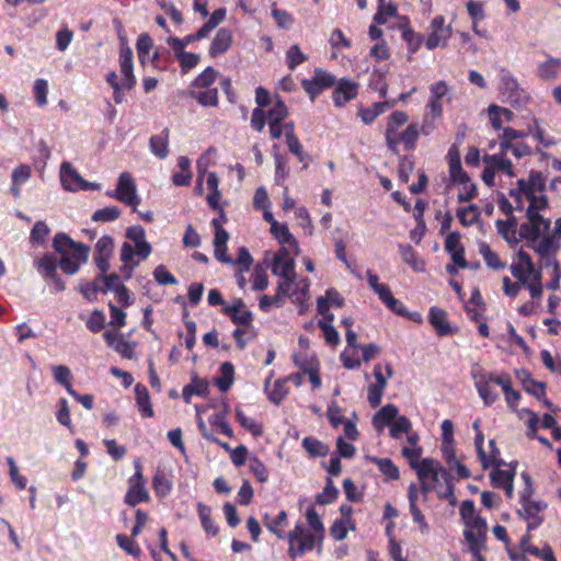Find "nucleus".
Wrapping results in <instances>:
<instances>
[{"label": "nucleus", "mask_w": 561, "mask_h": 561, "mask_svg": "<svg viewBox=\"0 0 561 561\" xmlns=\"http://www.w3.org/2000/svg\"><path fill=\"white\" fill-rule=\"evenodd\" d=\"M234 367L230 362H225L220 366V377L216 378L215 383L218 389L226 392L233 382Z\"/></svg>", "instance_id": "f704fd0d"}, {"label": "nucleus", "mask_w": 561, "mask_h": 561, "mask_svg": "<svg viewBox=\"0 0 561 561\" xmlns=\"http://www.w3.org/2000/svg\"><path fill=\"white\" fill-rule=\"evenodd\" d=\"M541 240L526 241L527 247L534 250L540 257H546L549 254H556L560 247V240L552 234L541 236Z\"/></svg>", "instance_id": "412c9836"}, {"label": "nucleus", "mask_w": 561, "mask_h": 561, "mask_svg": "<svg viewBox=\"0 0 561 561\" xmlns=\"http://www.w3.org/2000/svg\"><path fill=\"white\" fill-rule=\"evenodd\" d=\"M53 248L60 255L59 261L51 253H45L35 262L38 273L43 278L54 276L58 265L67 275H75L82 264L88 262L90 247L73 241L67 233L58 232L53 239Z\"/></svg>", "instance_id": "f03ea898"}, {"label": "nucleus", "mask_w": 561, "mask_h": 561, "mask_svg": "<svg viewBox=\"0 0 561 561\" xmlns=\"http://www.w3.org/2000/svg\"><path fill=\"white\" fill-rule=\"evenodd\" d=\"M287 524V513L285 511H280L277 516L273 520H266V528L275 534L279 539L285 538V533L282 527Z\"/></svg>", "instance_id": "3c124183"}, {"label": "nucleus", "mask_w": 561, "mask_h": 561, "mask_svg": "<svg viewBox=\"0 0 561 561\" xmlns=\"http://www.w3.org/2000/svg\"><path fill=\"white\" fill-rule=\"evenodd\" d=\"M49 232H50V230L44 221H42V220L36 221L34 227L31 230L30 241L32 243L42 245L45 243L46 238L49 234Z\"/></svg>", "instance_id": "bf43d9fd"}, {"label": "nucleus", "mask_w": 561, "mask_h": 561, "mask_svg": "<svg viewBox=\"0 0 561 561\" xmlns=\"http://www.w3.org/2000/svg\"><path fill=\"white\" fill-rule=\"evenodd\" d=\"M334 84L335 77L320 68L314 70V75L311 79H304L301 81L304 90L312 102L323 92V90L332 88Z\"/></svg>", "instance_id": "9d476101"}, {"label": "nucleus", "mask_w": 561, "mask_h": 561, "mask_svg": "<svg viewBox=\"0 0 561 561\" xmlns=\"http://www.w3.org/2000/svg\"><path fill=\"white\" fill-rule=\"evenodd\" d=\"M103 337L107 346L121 354L124 358H134L135 343L127 341L121 332L106 330L103 333Z\"/></svg>", "instance_id": "f8f14e48"}, {"label": "nucleus", "mask_w": 561, "mask_h": 561, "mask_svg": "<svg viewBox=\"0 0 561 561\" xmlns=\"http://www.w3.org/2000/svg\"><path fill=\"white\" fill-rule=\"evenodd\" d=\"M135 473L129 479V488L125 495V503L130 506H136L141 502L149 500V493L145 488V478L142 476V466L139 460L134 461Z\"/></svg>", "instance_id": "1a4fd4ad"}, {"label": "nucleus", "mask_w": 561, "mask_h": 561, "mask_svg": "<svg viewBox=\"0 0 561 561\" xmlns=\"http://www.w3.org/2000/svg\"><path fill=\"white\" fill-rule=\"evenodd\" d=\"M307 60L305 55L298 45H291L286 53L287 66L290 70L296 69L299 65Z\"/></svg>", "instance_id": "4d7b16f0"}, {"label": "nucleus", "mask_w": 561, "mask_h": 561, "mask_svg": "<svg viewBox=\"0 0 561 561\" xmlns=\"http://www.w3.org/2000/svg\"><path fill=\"white\" fill-rule=\"evenodd\" d=\"M253 290H264L268 286V278L264 267L256 265L251 275Z\"/></svg>", "instance_id": "0e129e2a"}, {"label": "nucleus", "mask_w": 561, "mask_h": 561, "mask_svg": "<svg viewBox=\"0 0 561 561\" xmlns=\"http://www.w3.org/2000/svg\"><path fill=\"white\" fill-rule=\"evenodd\" d=\"M419 135L420 129L417 124L408 125V127L396 137V151L393 152L398 153L399 145H403L404 149L408 151L413 150L416 146Z\"/></svg>", "instance_id": "a878e982"}, {"label": "nucleus", "mask_w": 561, "mask_h": 561, "mask_svg": "<svg viewBox=\"0 0 561 561\" xmlns=\"http://www.w3.org/2000/svg\"><path fill=\"white\" fill-rule=\"evenodd\" d=\"M60 181L62 187L70 192L88 190L89 182L83 180L70 162L60 165Z\"/></svg>", "instance_id": "2eb2a0df"}, {"label": "nucleus", "mask_w": 561, "mask_h": 561, "mask_svg": "<svg viewBox=\"0 0 561 561\" xmlns=\"http://www.w3.org/2000/svg\"><path fill=\"white\" fill-rule=\"evenodd\" d=\"M96 280L99 282H103L104 284V287L101 288L102 289V293H106V291H117L121 289V287H123L124 285L122 284L121 282V278L117 274L113 273V274H110L107 276H105L104 274L100 273L99 276H96Z\"/></svg>", "instance_id": "338daca9"}, {"label": "nucleus", "mask_w": 561, "mask_h": 561, "mask_svg": "<svg viewBox=\"0 0 561 561\" xmlns=\"http://www.w3.org/2000/svg\"><path fill=\"white\" fill-rule=\"evenodd\" d=\"M209 423L214 426L219 428V431L228 436L229 438L233 437V431L230 427L229 423L226 420V413H215L209 417Z\"/></svg>", "instance_id": "774afa93"}, {"label": "nucleus", "mask_w": 561, "mask_h": 561, "mask_svg": "<svg viewBox=\"0 0 561 561\" xmlns=\"http://www.w3.org/2000/svg\"><path fill=\"white\" fill-rule=\"evenodd\" d=\"M169 128H164L161 135L151 136L149 147L159 159H165L169 154Z\"/></svg>", "instance_id": "c85d7f7f"}, {"label": "nucleus", "mask_w": 561, "mask_h": 561, "mask_svg": "<svg viewBox=\"0 0 561 561\" xmlns=\"http://www.w3.org/2000/svg\"><path fill=\"white\" fill-rule=\"evenodd\" d=\"M232 43V34L227 28H220L211 41L209 55L216 57L226 53Z\"/></svg>", "instance_id": "b1692460"}, {"label": "nucleus", "mask_w": 561, "mask_h": 561, "mask_svg": "<svg viewBox=\"0 0 561 561\" xmlns=\"http://www.w3.org/2000/svg\"><path fill=\"white\" fill-rule=\"evenodd\" d=\"M430 35L425 42L427 49L432 50L438 46H447L453 32L450 25H445V19L442 15L435 16L430 25Z\"/></svg>", "instance_id": "9b49d317"}, {"label": "nucleus", "mask_w": 561, "mask_h": 561, "mask_svg": "<svg viewBox=\"0 0 561 561\" xmlns=\"http://www.w3.org/2000/svg\"><path fill=\"white\" fill-rule=\"evenodd\" d=\"M289 543L288 554L293 559L302 557L307 551L314 549L319 538L307 529L304 524H296L294 529L287 534Z\"/></svg>", "instance_id": "39448f33"}, {"label": "nucleus", "mask_w": 561, "mask_h": 561, "mask_svg": "<svg viewBox=\"0 0 561 561\" xmlns=\"http://www.w3.org/2000/svg\"><path fill=\"white\" fill-rule=\"evenodd\" d=\"M51 370L56 382L64 386L67 392H70L73 389L71 386L72 375L70 369L65 365H56L51 367Z\"/></svg>", "instance_id": "de8ad7c7"}, {"label": "nucleus", "mask_w": 561, "mask_h": 561, "mask_svg": "<svg viewBox=\"0 0 561 561\" xmlns=\"http://www.w3.org/2000/svg\"><path fill=\"white\" fill-rule=\"evenodd\" d=\"M152 488L158 497H164L172 489L171 481L162 472H157L152 479Z\"/></svg>", "instance_id": "8fccbe9b"}, {"label": "nucleus", "mask_w": 561, "mask_h": 561, "mask_svg": "<svg viewBox=\"0 0 561 561\" xmlns=\"http://www.w3.org/2000/svg\"><path fill=\"white\" fill-rule=\"evenodd\" d=\"M502 465L501 462H496V466L500 467ZM515 477V470L514 469H501L496 468L490 473V478L492 481V484L495 488H502L506 485L508 482H513Z\"/></svg>", "instance_id": "ea45409f"}, {"label": "nucleus", "mask_w": 561, "mask_h": 561, "mask_svg": "<svg viewBox=\"0 0 561 561\" xmlns=\"http://www.w3.org/2000/svg\"><path fill=\"white\" fill-rule=\"evenodd\" d=\"M106 195L133 207L134 211H136L140 204V197L137 193L134 178L128 172L119 174L116 188L114 191L106 192Z\"/></svg>", "instance_id": "0eeeda50"}, {"label": "nucleus", "mask_w": 561, "mask_h": 561, "mask_svg": "<svg viewBox=\"0 0 561 561\" xmlns=\"http://www.w3.org/2000/svg\"><path fill=\"white\" fill-rule=\"evenodd\" d=\"M447 160L449 164L450 179H454L456 176H465L466 172L462 170L460 154L455 145H453L449 148L447 153Z\"/></svg>", "instance_id": "37998d69"}, {"label": "nucleus", "mask_w": 561, "mask_h": 561, "mask_svg": "<svg viewBox=\"0 0 561 561\" xmlns=\"http://www.w3.org/2000/svg\"><path fill=\"white\" fill-rule=\"evenodd\" d=\"M402 37L408 44L409 51L412 54L415 53L420 48V46L423 42V36L420 34H416L408 25L402 26Z\"/></svg>", "instance_id": "680f3d73"}, {"label": "nucleus", "mask_w": 561, "mask_h": 561, "mask_svg": "<svg viewBox=\"0 0 561 561\" xmlns=\"http://www.w3.org/2000/svg\"><path fill=\"white\" fill-rule=\"evenodd\" d=\"M497 232L508 242L516 243L517 239L515 236V221L510 220H496L495 222Z\"/></svg>", "instance_id": "6e6d98bb"}, {"label": "nucleus", "mask_w": 561, "mask_h": 561, "mask_svg": "<svg viewBox=\"0 0 561 561\" xmlns=\"http://www.w3.org/2000/svg\"><path fill=\"white\" fill-rule=\"evenodd\" d=\"M197 512H198V516L201 518L202 527L205 530V533L210 536H216L218 534L219 529H218L217 525L215 524V522L210 517V513H211L210 507L203 503H198Z\"/></svg>", "instance_id": "4c0bfd02"}, {"label": "nucleus", "mask_w": 561, "mask_h": 561, "mask_svg": "<svg viewBox=\"0 0 561 561\" xmlns=\"http://www.w3.org/2000/svg\"><path fill=\"white\" fill-rule=\"evenodd\" d=\"M485 535L486 523L482 518L476 517L472 528L463 531L465 539L471 553L482 551V549H484Z\"/></svg>", "instance_id": "ddd939ff"}, {"label": "nucleus", "mask_w": 561, "mask_h": 561, "mask_svg": "<svg viewBox=\"0 0 561 561\" xmlns=\"http://www.w3.org/2000/svg\"><path fill=\"white\" fill-rule=\"evenodd\" d=\"M479 253L490 268L502 270L505 267V264L500 260L499 255L490 248L486 242L482 241L479 243Z\"/></svg>", "instance_id": "58836bf2"}, {"label": "nucleus", "mask_w": 561, "mask_h": 561, "mask_svg": "<svg viewBox=\"0 0 561 561\" xmlns=\"http://www.w3.org/2000/svg\"><path fill=\"white\" fill-rule=\"evenodd\" d=\"M428 321L439 336H446L454 333L447 320V312L440 308L432 307L430 309Z\"/></svg>", "instance_id": "5701e85b"}, {"label": "nucleus", "mask_w": 561, "mask_h": 561, "mask_svg": "<svg viewBox=\"0 0 561 561\" xmlns=\"http://www.w3.org/2000/svg\"><path fill=\"white\" fill-rule=\"evenodd\" d=\"M451 181L460 184V190L457 195L459 203H466L474 198L477 187L467 173H465V176H456L451 179Z\"/></svg>", "instance_id": "7c9ffc66"}, {"label": "nucleus", "mask_w": 561, "mask_h": 561, "mask_svg": "<svg viewBox=\"0 0 561 561\" xmlns=\"http://www.w3.org/2000/svg\"><path fill=\"white\" fill-rule=\"evenodd\" d=\"M306 519L310 527L309 530L312 533V535H316L319 538V542H321L324 535V525L313 506L307 510Z\"/></svg>", "instance_id": "79ce46f5"}, {"label": "nucleus", "mask_w": 561, "mask_h": 561, "mask_svg": "<svg viewBox=\"0 0 561 561\" xmlns=\"http://www.w3.org/2000/svg\"><path fill=\"white\" fill-rule=\"evenodd\" d=\"M217 72L213 67H207L192 82V88L208 89L216 80Z\"/></svg>", "instance_id": "603ef678"}, {"label": "nucleus", "mask_w": 561, "mask_h": 561, "mask_svg": "<svg viewBox=\"0 0 561 561\" xmlns=\"http://www.w3.org/2000/svg\"><path fill=\"white\" fill-rule=\"evenodd\" d=\"M457 217L462 226L468 227L478 220L479 211L476 205H470L468 207L458 208Z\"/></svg>", "instance_id": "864d4df0"}, {"label": "nucleus", "mask_w": 561, "mask_h": 561, "mask_svg": "<svg viewBox=\"0 0 561 561\" xmlns=\"http://www.w3.org/2000/svg\"><path fill=\"white\" fill-rule=\"evenodd\" d=\"M288 115V110L284 101L277 99L274 105L268 110V123H282Z\"/></svg>", "instance_id": "13d9d810"}, {"label": "nucleus", "mask_w": 561, "mask_h": 561, "mask_svg": "<svg viewBox=\"0 0 561 561\" xmlns=\"http://www.w3.org/2000/svg\"><path fill=\"white\" fill-rule=\"evenodd\" d=\"M208 390V382L204 379H199L196 376L193 377L192 382L183 388L182 396L186 403L191 402L192 396L196 394L204 397Z\"/></svg>", "instance_id": "473e14b6"}, {"label": "nucleus", "mask_w": 561, "mask_h": 561, "mask_svg": "<svg viewBox=\"0 0 561 561\" xmlns=\"http://www.w3.org/2000/svg\"><path fill=\"white\" fill-rule=\"evenodd\" d=\"M546 178L539 171H530L528 179H519L517 187L510 191L516 203V209H524V198L529 203L526 209L527 222L519 227V236L526 241H537L550 230L551 221L540 215L548 207Z\"/></svg>", "instance_id": "f257e3e1"}, {"label": "nucleus", "mask_w": 561, "mask_h": 561, "mask_svg": "<svg viewBox=\"0 0 561 561\" xmlns=\"http://www.w3.org/2000/svg\"><path fill=\"white\" fill-rule=\"evenodd\" d=\"M399 252L402 260L416 272H423L425 263L419 259L417 253L410 244H399Z\"/></svg>", "instance_id": "2f4dec72"}, {"label": "nucleus", "mask_w": 561, "mask_h": 561, "mask_svg": "<svg viewBox=\"0 0 561 561\" xmlns=\"http://www.w3.org/2000/svg\"><path fill=\"white\" fill-rule=\"evenodd\" d=\"M412 430L411 421L404 415H398L390 425V436L393 439H400L403 434H409Z\"/></svg>", "instance_id": "a18cd8bd"}, {"label": "nucleus", "mask_w": 561, "mask_h": 561, "mask_svg": "<svg viewBox=\"0 0 561 561\" xmlns=\"http://www.w3.org/2000/svg\"><path fill=\"white\" fill-rule=\"evenodd\" d=\"M545 60L539 61L536 68V76L540 81L550 82L561 73V58L543 53Z\"/></svg>", "instance_id": "6ab92c4d"}, {"label": "nucleus", "mask_w": 561, "mask_h": 561, "mask_svg": "<svg viewBox=\"0 0 561 561\" xmlns=\"http://www.w3.org/2000/svg\"><path fill=\"white\" fill-rule=\"evenodd\" d=\"M408 115L402 111H394L388 118L385 138L388 148L396 151V137L400 134L399 129L408 122Z\"/></svg>", "instance_id": "aec40b11"}, {"label": "nucleus", "mask_w": 561, "mask_h": 561, "mask_svg": "<svg viewBox=\"0 0 561 561\" xmlns=\"http://www.w3.org/2000/svg\"><path fill=\"white\" fill-rule=\"evenodd\" d=\"M417 478L421 482V491L424 500L433 490L442 499H448L454 495L450 477L438 461L433 458H424L417 466Z\"/></svg>", "instance_id": "20e7f679"}, {"label": "nucleus", "mask_w": 561, "mask_h": 561, "mask_svg": "<svg viewBox=\"0 0 561 561\" xmlns=\"http://www.w3.org/2000/svg\"><path fill=\"white\" fill-rule=\"evenodd\" d=\"M547 508V504L543 501H529L522 503V510H518V515L528 520L527 531H531L539 527L542 523L540 513Z\"/></svg>", "instance_id": "4468645a"}, {"label": "nucleus", "mask_w": 561, "mask_h": 561, "mask_svg": "<svg viewBox=\"0 0 561 561\" xmlns=\"http://www.w3.org/2000/svg\"><path fill=\"white\" fill-rule=\"evenodd\" d=\"M506 152L507 151L501 150L495 154H486L483 158V162L484 164H490L495 170V172L501 171L513 178L515 176L513 164L512 161L506 158Z\"/></svg>", "instance_id": "393cba45"}, {"label": "nucleus", "mask_w": 561, "mask_h": 561, "mask_svg": "<svg viewBox=\"0 0 561 561\" xmlns=\"http://www.w3.org/2000/svg\"><path fill=\"white\" fill-rule=\"evenodd\" d=\"M499 89L501 94L513 105H522L529 100V95L520 87L517 78L506 69H501Z\"/></svg>", "instance_id": "6e6552de"}, {"label": "nucleus", "mask_w": 561, "mask_h": 561, "mask_svg": "<svg viewBox=\"0 0 561 561\" xmlns=\"http://www.w3.org/2000/svg\"><path fill=\"white\" fill-rule=\"evenodd\" d=\"M126 238L129 241L122 244L119 259L124 263L122 271L126 273V278H130L139 262L149 257L152 248L146 240V231L141 226L127 228Z\"/></svg>", "instance_id": "7ed1b4c3"}, {"label": "nucleus", "mask_w": 561, "mask_h": 561, "mask_svg": "<svg viewBox=\"0 0 561 561\" xmlns=\"http://www.w3.org/2000/svg\"><path fill=\"white\" fill-rule=\"evenodd\" d=\"M271 233L278 240L279 243L293 248L295 250V254L299 253L298 242L296 238L290 233L286 225L273 222V227H271Z\"/></svg>", "instance_id": "c756f323"}, {"label": "nucleus", "mask_w": 561, "mask_h": 561, "mask_svg": "<svg viewBox=\"0 0 561 561\" xmlns=\"http://www.w3.org/2000/svg\"><path fill=\"white\" fill-rule=\"evenodd\" d=\"M358 91V84L354 81L343 79L333 91V102L336 106H344L347 102L355 99Z\"/></svg>", "instance_id": "4be33fe9"}, {"label": "nucleus", "mask_w": 561, "mask_h": 561, "mask_svg": "<svg viewBox=\"0 0 561 561\" xmlns=\"http://www.w3.org/2000/svg\"><path fill=\"white\" fill-rule=\"evenodd\" d=\"M121 216V209L116 206H110L98 209L92 215V220L110 222L116 220Z\"/></svg>", "instance_id": "052dcab7"}, {"label": "nucleus", "mask_w": 561, "mask_h": 561, "mask_svg": "<svg viewBox=\"0 0 561 561\" xmlns=\"http://www.w3.org/2000/svg\"><path fill=\"white\" fill-rule=\"evenodd\" d=\"M153 46V42L148 33H141L136 43L139 61L145 64L149 57V53Z\"/></svg>", "instance_id": "09e8293b"}, {"label": "nucleus", "mask_w": 561, "mask_h": 561, "mask_svg": "<svg viewBox=\"0 0 561 561\" xmlns=\"http://www.w3.org/2000/svg\"><path fill=\"white\" fill-rule=\"evenodd\" d=\"M113 238L102 236L95 243L94 262L102 274L110 270V259L113 254Z\"/></svg>", "instance_id": "dca6fc26"}, {"label": "nucleus", "mask_w": 561, "mask_h": 561, "mask_svg": "<svg viewBox=\"0 0 561 561\" xmlns=\"http://www.w3.org/2000/svg\"><path fill=\"white\" fill-rule=\"evenodd\" d=\"M399 410L393 404L382 407L373 417V425L376 431L381 432L391 421L398 416Z\"/></svg>", "instance_id": "cd10ccee"}, {"label": "nucleus", "mask_w": 561, "mask_h": 561, "mask_svg": "<svg viewBox=\"0 0 561 561\" xmlns=\"http://www.w3.org/2000/svg\"><path fill=\"white\" fill-rule=\"evenodd\" d=\"M249 468L259 482L264 483L268 480V470L257 457H251L249 459Z\"/></svg>", "instance_id": "69168bd1"}, {"label": "nucleus", "mask_w": 561, "mask_h": 561, "mask_svg": "<svg viewBox=\"0 0 561 561\" xmlns=\"http://www.w3.org/2000/svg\"><path fill=\"white\" fill-rule=\"evenodd\" d=\"M398 13V8L393 2H383L382 4H378L377 12L374 15V22L378 25H383L387 23L389 18L396 16Z\"/></svg>", "instance_id": "49530a36"}, {"label": "nucleus", "mask_w": 561, "mask_h": 561, "mask_svg": "<svg viewBox=\"0 0 561 561\" xmlns=\"http://www.w3.org/2000/svg\"><path fill=\"white\" fill-rule=\"evenodd\" d=\"M505 396V401L512 410H516L520 393L512 388V380L507 374H503V380H497Z\"/></svg>", "instance_id": "72a5a7b5"}, {"label": "nucleus", "mask_w": 561, "mask_h": 561, "mask_svg": "<svg viewBox=\"0 0 561 561\" xmlns=\"http://www.w3.org/2000/svg\"><path fill=\"white\" fill-rule=\"evenodd\" d=\"M470 374L484 405H492L499 399V393L493 390L491 383L499 385L497 380H503V375L488 373L479 366L473 367Z\"/></svg>", "instance_id": "423d86ee"}, {"label": "nucleus", "mask_w": 561, "mask_h": 561, "mask_svg": "<svg viewBox=\"0 0 561 561\" xmlns=\"http://www.w3.org/2000/svg\"><path fill=\"white\" fill-rule=\"evenodd\" d=\"M371 461L376 463L378 469L389 479L396 480L399 478V469L389 458H371Z\"/></svg>", "instance_id": "5fc2aeb1"}, {"label": "nucleus", "mask_w": 561, "mask_h": 561, "mask_svg": "<svg viewBox=\"0 0 561 561\" xmlns=\"http://www.w3.org/2000/svg\"><path fill=\"white\" fill-rule=\"evenodd\" d=\"M301 444L310 457H324L330 450L328 445L311 436L305 437Z\"/></svg>", "instance_id": "c9c22d12"}, {"label": "nucleus", "mask_w": 561, "mask_h": 561, "mask_svg": "<svg viewBox=\"0 0 561 561\" xmlns=\"http://www.w3.org/2000/svg\"><path fill=\"white\" fill-rule=\"evenodd\" d=\"M236 419L240 425L249 431L253 436L259 437L263 434V427L255 420L248 417L241 409H236Z\"/></svg>", "instance_id": "c03bdc74"}, {"label": "nucleus", "mask_w": 561, "mask_h": 561, "mask_svg": "<svg viewBox=\"0 0 561 561\" xmlns=\"http://www.w3.org/2000/svg\"><path fill=\"white\" fill-rule=\"evenodd\" d=\"M135 399L142 417H152L154 415L149 392L145 385L137 383L135 386Z\"/></svg>", "instance_id": "bb28decb"}, {"label": "nucleus", "mask_w": 561, "mask_h": 561, "mask_svg": "<svg viewBox=\"0 0 561 561\" xmlns=\"http://www.w3.org/2000/svg\"><path fill=\"white\" fill-rule=\"evenodd\" d=\"M222 312L238 327L251 328L253 316L251 311L245 309L242 299H234L231 305L224 307Z\"/></svg>", "instance_id": "a211bd4d"}, {"label": "nucleus", "mask_w": 561, "mask_h": 561, "mask_svg": "<svg viewBox=\"0 0 561 561\" xmlns=\"http://www.w3.org/2000/svg\"><path fill=\"white\" fill-rule=\"evenodd\" d=\"M190 96L195 99L202 106L216 107L218 105L217 89H205L204 91H190Z\"/></svg>", "instance_id": "a19ab883"}, {"label": "nucleus", "mask_w": 561, "mask_h": 561, "mask_svg": "<svg viewBox=\"0 0 561 561\" xmlns=\"http://www.w3.org/2000/svg\"><path fill=\"white\" fill-rule=\"evenodd\" d=\"M339 495V490L334 486L332 479L328 478L327 484L321 493L317 495V503L327 505L332 503Z\"/></svg>", "instance_id": "e2e57ef3"}, {"label": "nucleus", "mask_w": 561, "mask_h": 561, "mask_svg": "<svg viewBox=\"0 0 561 561\" xmlns=\"http://www.w3.org/2000/svg\"><path fill=\"white\" fill-rule=\"evenodd\" d=\"M119 66L122 75V85L126 90H130L136 84L133 67V50L130 47L122 44L119 49Z\"/></svg>", "instance_id": "f3484780"}, {"label": "nucleus", "mask_w": 561, "mask_h": 561, "mask_svg": "<svg viewBox=\"0 0 561 561\" xmlns=\"http://www.w3.org/2000/svg\"><path fill=\"white\" fill-rule=\"evenodd\" d=\"M272 273L283 279L296 278L295 260L273 261Z\"/></svg>", "instance_id": "e433bc0d"}]
</instances>
